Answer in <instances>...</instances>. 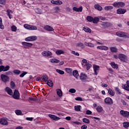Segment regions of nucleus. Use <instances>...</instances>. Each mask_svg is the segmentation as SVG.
Masks as SVG:
<instances>
[{
  "label": "nucleus",
  "instance_id": "f257e3e1",
  "mask_svg": "<svg viewBox=\"0 0 129 129\" xmlns=\"http://www.w3.org/2000/svg\"><path fill=\"white\" fill-rule=\"evenodd\" d=\"M112 6L114 8H118L119 9L120 8H123V7H125V3L122 2H115L113 3Z\"/></svg>",
  "mask_w": 129,
  "mask_h": 129
},
{
  "label": "nucleus",
  "instance_id": "f03ea898",
  "mask_svg": "<svg viewBox=\"0 0 129 129\" xmlns=\"http://www.w3.org/2000/svg\"><path fill=\"white\" fill-rule=\"evenodd\" d=\"M24 28H25V29H27V30H30L31 31H36L38 29L37 26L29 24H24Z\"/></svg>",
  "mask_w": 129,
  "mask_h": 129
},
{
  "label": "nucleus",
  "instance_id": "7ed1b4c3",
  "mask_svg": "<svg viewBox=\"0 0 129 129\" xmlns=\"http://www.w3.org/2000/svg\"><path fill=\"white\" fill-rule=\"evenodd\" d=\"M41 54L44 57H47L48 58H52L53 57V54L49 50L43 51Z\"/></svg>",
  "mask_w": 129,
  "mask_h": 129
},
{
  "label": "nucleus",
  "instance_id": "20e7f679",
  "mask_svg": "<svg viewBox=\"0 0 129 129\" xmlns=\"http://www.w3.org/2000/svg\"><path fill=\"white\" fill-rule=\"evenodd\" d=\"M1 79L3 82L6 83V82H9L10 81V77L6 75L2 74L1 75Z\"/></svg>",
  "mask_w": 129,
  "mask_h": 129
},
{
  "label": "nucleus",
  "instance_id": "39448f33",
  "mask_svg": "<svg viewBox=\"0 0 129 129\" xmlns=\"http://www.w3.org/2000/svg\"><path fill=\"white\" fill-rule=\"evenodd\" d=\"M118 57L119 60L122 62H126L127 61V57L122 53L119 54Z\"/></svg>",
  "mask_w": 129,
  "mask_h": 129
},
{
  "label": "nucleus",
  "instance_id": "423d86ee",
  "mask_svg": "<svg viewBox=\"0 0 129 129\" xmlns=\"http://www.w3.org/2000/svg\"><path fill=\"white\" fill-rule=\"evenodd\" d=\"M104 102L106 104H108V105H111L113 104V100L110 97H107L104 99Z\"/></svg>",
  "mask_w": 129,
  "mask_h": 129
},
{
  "label": "nucleus",
  "instance_id": "0eeeda50",
  "mask_svg": "<svg viewBox=\"0 0 129 129\" xmlns=\"http://www.w3.org/2000/svg\"><path fill=\"white\" fill-rule=\"evenodd\" d=\"M10 70V66H0V73L1 72H6Z\"/></svg>",
  "mask_w": 129,
  "mask_h": 129
},
{
  "label": "nucleus",
  "instance_id": "6e6552de",
  "mask_svg": "<svg viewBox=\"0 0 129 129\" xmlns=\"http://www.w3.org/2000/svg\"><path fill=\"white\" fill-rule=\"evenodd\" d=\"M13 97L14 99H20V92L18 90H15Z\"/></svg>",
  "mask_w": 129,
  "mask_h": 129
},
{
  "label": "nucleus",
  "instance_id": "1a4fd4ad",
  "mask_svg": "<svg viewBox=\"0 0 129 129\" xmlns=\"http://www.w3.org/2000/svg\"><path fill=\"white\" fill-rule=\"evenodd\" d=\"M116 34L117 36H118V37H120L121 38H123L124 37H125V38H129V36L126 35L124 32H116Z\"/></svg>",
  "mask_w": 129,
  "mask_h": 129
},
{
  "label": "nucleus",
  "instance_id": "9d476101",
  "mask_svg": "<svg viewBox=\"0 0 129 129\" xmlns=\"http://www.w3.org/2000/svg\"><path fill=\"white\" fill-rule=\"evenodd\" d=\"M26 42H30V41H36L37 40V36H31L28 37L25 39Z\"/></svg>",
  "mask_w": 129,
  "mask_h": 129
},
{
  "label": "nucleus",
  "instance_id": "9b49d317",
  "mask_svg": "<svg viewBox=\"0 0 129 129\" xmlns=\"http://www.w3.org/2000/svg\"><path fill=\"white\" fill-rule=\"evenodd\" d=\"M117 15H123L126 13V10L122 8L118 9L116 11Z\"/></svg>",
  "mask_w": 129,
  "mask_h": 129
},
{
  "label": "nucleus",
  "instance_id": "f8f14e48",
  "mask_svg": "<svg viewBox=\"0 0 129 129\" xmlns=\"http://www.w3.org/2000/svg\"><path fill=\"white\" fill-rule=\"evenodd\" d=\"M93 69L95 75H97L98 74V72H99V69H100V67L96 64H94Z\"/></svg>",
  "mask_w": 129,
  "mask_h": 129
},
{
  "label": "nucleus",
  "instance_id": "ddd939ff",
  "mask_svg": "<svg viewBox=\"0 0 129 129\" xmlns=\"http://www.w3.org/2000/svg\"><path fill=\"white\" fill-rule=\"evenodd\" d=\"M22 44L24 46V48H31L33 46V44L27 42H22Z\"/></svg>",
  "mask_w": 129,
  "mask_h": 129
},
{
  "label": "nucleus",
  "instance_id": "4468645a",
  "mask_svg": "<svg viewBox=\"0 0 129 129\" xmlns=\"http://www.w3.org/2000/svg\"><path fill=\"white\" fill-rule=\"evenodd\" d=\"M120 113L124 117H129V112L124 111L123 110H121L120 111Z\"/></svg>",
  "mask_w": 129,
  "mask_h": 129
},
{
  "label": "nucleus",
  "instance_id": "2eb2a0df",
  "mask_svg": "<svg viewBox=\"0 0 129 129\" xmlns=\"http://www.w3.org/2000/svg\"><path fill=\"white\" fill-rule=\"evenodd\" d=\"M48 116L51 119H53V120H55L56 121H57V120H59V119H60V117H59L55 115H52L51 114H48Z\"/></svg>",
  "mask_w": 129,
  "mask_h": 129
},
{
  "label": "nucleus",
  "instance_id": "dca6fc26",
  "mask_svg": "<svg viewBox=\"0 0 129 129\" xmlns=\"http://www.w3.org/2000/svg\"><path fill=\"white\" fill-rule=\"evenodd\" d=\"M73 10L75 12H77L78 13H79V12L81 13L82 12V11H83V8L82 7V6H81L79 8L76 7H74L73 8Z\"/></svg>",
  "mask_w": 129,
  "mask_h": 129
},
{
  "label": "nucleus",
  "instance_id": "f3484780",
  "mask_svg": "<svg viewBox=\"0 0 129 129\" xmlns=\"http://www.w3.org/2000/svg\"><path fill=\"white\" fill-rule=\"evenodd\" d=\"M110 51L113 54L117 53V51H118V49L116 47L112 46L109 48Z\"/></svg>",
  "mask_w": 129,
  "mask_h": 129
},
{
  "label": "nucleus",
  "instance_id": "a211bd4d",
  "mask_svg": "<svg viewBox=\"0 0 129 129\" xmlns=\"http://www.w3.org/2000/svg\"><path fill=\"white\" fill-rule=\"evenodd\" d=\"M44 29L45 31H48V32H53V31H54V28L49 25H46L44 26Z\"/></svg>",
  "mask_w": 129,
  "mask_h": 129
},
{
  "label": "nucleus",
  "instance_id": "6ab92c4d",
  "mask_svg": "<svg viewBox=\"0 0 129 129\" xmlns=\"http://www.w3.org/2000/svg\"><path fill=\"white\" fill-rule=\"evenodd\" d=\"M80 79L82 80V81H84V80L87 79V76L85 74L81 73L80 76Z\"/></svg>",
  "mask_w": 129,
  "mask_h": 129
},
{
  "label": "nucleus",
  "instance_id": "aec40b11",
  "mask_svg": "<svg viewBox=\"0 0 129 129\" xmlns=\"http://www.w3.org/2000/svg\"><path fill=\"white\" fill-rule=\"evenodd\" d=\"M97 49L98 50H104V51H107V50H108V47L104 45L98 46L97 47Z\"/></svg>",
  "mask_w": 129,
  "mask_h": 129
},
{
  "label": "nucleus",
  "instance_id": "412c9836",
  "mask_svg": "<svg viewBox=\"0 0 129 129\" xmlns=\"http://www.w3.org/2000/svg\"><path fill=\"white\" fill-rule=\"evenodd\" d=\"M0 123L3 125H8V124H9V122L5 118H2L0 119Z\"/></svg>",
  "mask_w": 129,
  "mask_h": 129
},
{
  "label": "nucleus",
  "instance_id": "4be33fe9",
  "mask_svg": "<svg viewBox=\"0 0 129 129\" xmlns=\"http://www.w3.org/2000/svg\"><path fill=\"white\" fill-rule=\"evenodd\" d=\"M5 91H6L9 95H13V90L10 87H7L5 89Z\"/></svg>",
  "mask_w": 129,
  "mask_h": 129
},
{
  "label": "nucleus",
  "instance_id": "5701e85b",
  "mask_svg": "<svg viewBox=\"0 0 129 129\" xmlns=\"http://www.w3.org/2000/svg\"><path fill=\"white\" fill-rule=\"evenodd\" d=\"M73 75L76 78V79H78V77H79V74L78 73V71L74 70L73 72Z\"/></svg>",
  "mask_w": 129,
  "mask_h": 129
},
{
  "label": "nucleus",
  "instance_id": "b1692460",
  "mask_svg": "<svg viewBox=\"0 0 129 129\" xmlns=\"http://www.w3.org/2000/svg\"><path fill=\"white\" fill-rule=\"evenodd\" d=\"M57 95L59 97H62L63 96V93L62 92V90L60 89H57L56 90Z\"/></svg>",
  "mask_w": 129,
  "mask_h": 129
},
{
  "label": "nucleus",
  "instance_id": "393cba45",
  "mask_svg": "<svg viewBox=\"0 0 129 129\" xmlns=\"http://www.w3.org/2000/svg\"><path fill=\"white\" fill-rule=\"evenodd\" d=\"M94 8L95 10H97V11H102V7L98 4L95 5Z\"/></svg>",
  "mask_w": 129,
  "mask_h": 129
},
{
  "label": "nucleus",
  "instance_id": "a878e982",
  "mask_svg": "<svg viewBox=\"0 0 129 129\" xmlns=\"http://www.w3.org/2000/svg\"><path fill=\"white\" fill-rule=\"evenodd\" d=\"M111 67H112V68L114 69H117L118 68V65H117V64L115 63L114 62H111Z\"/></svg>",
  "mask_w": 129,
  "mask_h": 129
},
{
  "label": "nucleus",
  "instance_id": "bb28decb",
  "mask_svg": "<svg viewBox=\"0 0 129 129\" xmlns=\"http://www.w3.org/2000/svg\"><path fill=\"white\" fill-rule=\"evenodd\" d=\"M42 80L43 81H44V82H47V81L48 80V76H47V75L44 74L42 75Z\"/></svg>",
  "mask_w": 129,
  "mask_h": 129
},
{
  "label": "nucleus",
  "instance_id": "cd10ccee",
  "mask_svg": "<svg viewBox=\"0 0 129 129\" xmlns=\"http://www.w3.org/2000/svg\"><path fill=\"white\" fill-rule=\"evenodd\" d=\"M84 44L85 45V46H87L88 47H90L91 48H93L94 47V44L90 42H89V43L85 42Z\"/></svg>",
  "mask_w": 129,
  "mask_h": 129
},
{
  "label": "nucleus",
  "instance_id": "c85d7f7f",
  "mask_svg": "<svg viewBox=\"0 0 129 129\" xmlns=\"http://www.w3.org/2000/svg\"><path fill=\"white\" fill-rule=\"evenodd\" d=\"M115 91H116L117 94H118L119 95H121V90H120V89H119L118 87H115Z\"/></svg>",
  "mask_w": 129,
  "mask_h": 129
},
{
  "label": "nucleus",
  "instance_id": "c756f323",
  "mask_svg": "<svg viewBox=\"0 0 129 129\" xmlns=\"http://www.w3.org/2000/svg\"><path fill=\"white\" fill-rule=\"evenodd\" d=\"M47 84L49 87H53V85H54L53 82L51 80H48L47 81Z\"/></svg>",
  "mask_w": 129,
  "mask_h": 129
},
{
  "label": "nucleus",
  "instance_id": "7c9ffc66",
  "mask_svg": "<svg viewBox=\"0 0 129 129\" xmlns=\"http://www.w3.org/2000/svg\"><path fill=\"white\" fill-rule=\"evenodd\" d=\"M82 108V107L80 105L75 106V111H81L80 109Z\"/></svg>",
  "mask_w": 129,
  "mask_h": 129
},
{
  "label": "nucleus",
  "instance_id": "2f4dec72",
  "mask_svg": "<svg viewBox=\"0 0 129 129\" xmlns=\"http://www.w3.org/2000/svg\"><path fill=\"white\" fill-rule=\"evenodd\" d=\"M83 30L86 33H91V29L88 27H84Z\"/></svg>",
  "mask_w": 129,
  "mask_h": 129
},
{
  "label": "nucleus",
  "instance_id": "473e14b6",
  "mask_svg": "<svg viewBox=\"0 0 129 129\" xmlns=\"http://www.w3.org/2000/svg\"><path fill=\"white\" fill-rule=\"evenodd\" d=\"M96 110L97 112H102L103 108H102V107H101V106H98L96 108Z\"/></svg>",
  "mask_w": 129,
  "mask_h": 129
},
{
  "label": "nucleus",
  "instance_id": "72a5a7b5",
  "mask_svg": "<svg viewBox=\"0 0 129 129\" xmlns=\"http://www.w3.org/2000/svg\"><path fill=\"white\" fill-rule=\"evenodd\" d=\"M93 24H97L99 22V18L98 17H94L93 18Z\"/></svg>",
  "mask_w": 129,
  "mask_h": 129
},
{
  "label": "nucleus",
  "instance_id": "f704fd0d",
  "mask_svg": "<svg viewBox=\"0 0 129 129\" xmlns=\"http://www.w3.org/2000/svg\"><path fill=\"white\" fill-rule=\"evenodd\" d=\"M108 93H109L111 95V96H114V91H113V90H112L111 89H109L108 90Z\"/></svg>",
  "mask_w": 129,
  "mask_h": 129
},
{
  "label": "nucleus",
  "instance_id": "c9c22d12",
  "mask_svg": "<svg viewBox=\"0 0 129 129\" xmlns=\"http://www.w3.org/2000/svg\"><path fill=\"white\" fill-rule=\"evenodd\" d=\"M86 20L88 22L91 23V22H93V17H92V16H88L86 17Z\"/></svg>",
  "mask_w": 129,
  "mask_h": 129
},
{
  "label": "nucleus",
  "instance_id": "e433bc0d",
  "mask_svg": "<svg viewBox=\"0 0 129 129\" xmlns=\"http://www.w3.org/2000/svg\"><path fill=\"white\" fill-rule=\"evenodd\" d=\"M50 62L51 63H59L60 62V60H58V59H57L56 58H52V59H50Z\"/></svg>",
  "mask_w": 129,
  "mask_h": 129
},
{
  "label": "nucleus",
  "instance_id": "4c0bfd02",
  "mask_svg": "<svg viewBox=\"0 0 129 129\" xmlns=\"http://www.w3.org/2000/svg\"><path fill=\"white\" fill-rule=\"evenodd\" d=\"M55 54H56V55H61V54H64V51L60 49L57 50L55 51Z\"/></svg>",
  "mask_w": 129,
  "mask_h": 129
},
{
  "label": "nucleus",
  "instance_id": "58836bf2",
  "mask_svg": "<svg viewBox=\"0 0 129 129\" xmlns=\"http://www.w3.org/2000/svg\"><path fill=\"white\" fill-rule=\"evenodd\" d=\"M56 72L59 74H60V75H64V74H65V72L59 69H56Z\"/></svg>",
  "mask_w": 129,
  "mask_h": 129
},
{
  "label": "nucleus",
  "instance_id": "ea45409f",
  "mask_svg": "<svg viewBox=\"0 0 129 129\" xmlns=\"http://www.w3.org/2000/svg\"><path fill=\"white\" fill-rule=\"evenodd\" d=\"M0 29H1V30H4V29H5V26H4V24H3V20L1 17H0Z\"/></svg>",
  "mask_w": 129,
  "mask_h": 129
},
{
  "label": "nucleus",
  "instance_id": "a19ab883",
  "mask_svg": "<svg viewBox=\"0 0 129 129\" xmlns=\"http://www.w3.org/2000/svg\"><path fill=\"white\" fill-rule=\"evenodd\" d=\"M65 70L67 73H68L69 74H71V73H72L73 70L71 68H66Z\"/></svg>",
  "mask_w": 129,
  "mask_h": 129
},
{
  "label": "nucleus",
  "instance_id": "79ce46f5",
  "mask_svg": "<svg viewBox=\"0 0 129 129\" xmlns=\"http://www.w3.org/2000/svg\"><path fill=\"white\" fill-rule=\"evenodd\" d=\"M77 47H80L81 48L83 49L85 47L84 46V43H83L82 42H79V43L77 44Z\"/></svg>",
  "mask_w": 129,
  "mask_h": 129
},
{
  "label": "nucleus",
  "instance_id": "37998d69",
  "mask_svg": "<svg viewBox=\"0 0 129 129\" xmlns=\"http://www.w3.org/2000/svg\"><path fill=\"white\" fill-rule=\"evenodd\" d=\"M105 11H109V10H113V7L111 6H108L105 7Z\"/></svg>",
  "mask_w": 129,
  "mask_h": 129
},
{
  "label": "nucleus",
  "instance_id": "c03bdc74",
  "mask_svg": "<svg viewBox=\"0 0 129 129\" xmlns=\"http://www.w3.org/2000/svg\"><path fill=\"white\" fill-rule=\"evenodd\" d=\"M122 87L123 89L126 90V91H129V86L127 85H125L124 84L122 85Z\"/></svg>",
  "mask_w": 129,
  "mask_h": 129
},
{
  "label": "nucleus",
  "instance_id": "a18cd8bd",
  "mask_svg": "<svg viewBox=\"0 0 129 129\" xmlns=\"http://www.w3.org/2000/svg\"><path fill=\"white\" fill-rule=\"evenodd\" d=\"M123 126L125 128H127L129 126V122L126 121L123 123Z\"/></svg>",
  "mask_w": 129,
  "mask_h": 129
},
{
  "label": "nucleus",
  "instance_id": "49530a36",
  "mask_svg": "<svg viewBox=\"0 0 129 129\" xmlns=\"http://www.w3.org/2000/svg\"><path fill=\"white\" fill-rule=\"evenodd\" d=\"M13 73L15 74V75H19L21 74V71L19 70H14L13 71Z\"/></svg>",
  "mask_w": 129,
  "mask_h": 129
},
{
  "label": "nucleus",
  "instance_id": "de8ad7c7",
  "mask_svg": "<svg viewBox=\"0 0 129 129\" xmlns=\"http://www.w3.org/2000/svg\"><path fill=\"white\" fill-rule=\"evenodd\" d=\"M83 122L85 123H90V120L87 118H84L83 119Z\"/></svg>",
  "mask_w": 129,
  "mask_h": 129
},
{
  "label": "nucleus",
  "instance_id": "09e8293b",
  "mask_svg": "<svg viewBox=\"0 0 129 129\" xmlns=\"http://www.w3.org/2000/svg\"><path fill=\"white\" fill-rule=\"evenodd\" d=\"M85 66H86V69L87 70H89L90 68L92 67V65L89 63H87L85 64Z\"/></svg>",
  "mask_w": 129,
  "mask_h": 129
},
{
  "label": "nucleus",
  "instance_id": "8fccbe9b",
  "mask_svg": "<svg viewBox=\"0 0 129 129\" xmlns=\"http://www.w3.org/2000/svg\"><path fill=\"white\" fill-rule=\"evenodd\" d=\"M10 86L11 87V88L13 89L14 88H15V86H16V84H15V82H14V81H12L10 82Z\"/></svg>",
  "mask_w": 129,
  "mask_h": 129
},
{
  "label": "nucleus",
  "instance_id": "3c124183",
  "mask_svg": "<svg viewBox=\"0 0 129 129\" xmlns=\"http://www.w3.org/2000/svg\"><path fill=\"white\" fill-rule=\"evenodd\" d=\"M11 31H12V32H17V26L12 25L11 26Z\"/></svg>",
  "mask_w": 129,
  "mask_h": 129
},
{
  "label": "nucleus",
  "instance_id": "603ef678",
  "mask_svg": "<svg viewBox=\"0 0 129 129\" xmlns=\"http://www.w3.org/2000/svg\"><path fill=\"white\" fill-rule=\"evenodd\" d=\"M15 113L17 115H21V114H22V111H21L20 110H16L15 111Z\"/></svg>",
  "mask_w": 129,
  "mask_h": 129
},
{
  "label": "nucleus",
  "instance_id": "864d4df0",
  "mask_svg": "<svg viewBox=\"0 0 129 129\" xmlns=\"http://www.w3.org/2000/svg\"><path fill=\"white\" fill-rule=\"evenodd\" d=\"M71 53V54H73V55H75V56H79L80 55L79 53L76 52V51L74 50H72Z\"/></svg>",
  "mask_w": 129,
  "mask_h": 129
},
{
  "label": "nucleus",
  "instance_id": "5fc2aeb1",
  "mask_svg": "<svg viewBox=\"0 0 129 129\" xmlns=\"http://www.w3.org/2000/svg\"><path fill=\"white\" fill-rule=\"evenodd\" d=\"M69 92H70V93H75L76 92V90L75 89H70L69 91Z\"/></svg>",
  "mask_w": 129,
  "mask_h": 129
},
{
  "label": "nucleus",
  "instance_id": "6e6d98bb",
  "mask_svg": "<svg viewBox=\"0 0 129 129\" xmlns=\"http://www.w3.org/2000/svg\"><path fill=\"white\" fill-rule=\"evenodd\" d=\"M7 3V0H0V5H6Z\"/></svg>",
  "mask_w": 129,
  "mask_h": 129
},
{
  "label": "nucleus",
  "instance_id": "4d7b16f0",
  "mask_svg": "<svg viewBox=\"0 0 129 129\" xmlns=\"http://www.w3.org/2000/svg\"><path fill=\"white\" fill-rule=\"evenodd\" d=\"M26 74H28V72H23V73H22L20 75V77L23 78V77H24V76H25V75H26Z\"/></svg>",
  "mask_w": 129,
  "mask_h": 129
},
{
  "label": "nucleus",
  "instance_id": "13d9d810",
  "mask_svg": "<svg viewBox=\"0 0 129 129\" xmlns=\"http://www.w3.org/2000/svg\"><path fill=\"white\" fill-rule=\"evenodd\" d=\"M29 99L31 101H37V100H38V99H37V98H33V97H29Z\"/></svg>",
  "mask_w": 129,
  "mask_h": 129
},
{
  "label": "nucleus",
  "instance_id": "bf43d9fd",
  "mask_svg": "<svg viewBox=\"0 0 129 129\" xmlns=\"http://www.w3.org/2000/svg\"><path fill=\"white\" fill-rule=\"evenodd\" d=\"M75 100H77V101H83V100L82 99V98L78 97L75 98Z\"/></svg>",
  "mask_w": 129,
  "mask_h": 129
},
{
  "label": "nucleus",
  "instance_id": "052dcab7",
  "mask_svg": "<svg viewBox=\"0 0 129 129\" xmlns=\"http://www.w3.org/2000/svg\"><path fill=\"white\" fill-rule=\"evenodd\" d=\"M62 4H63V2H62V1H56L55 2V5H62Z\"/></svg>",
  "mask_w": 129,
  "mask_h": 129
},
{
  "label": "nucleus",
  "instance_id": "680f3d73",
  "mask_svg": "<svg viewBox=\"0 0 129 129\" xmlns=\"http://www.w3.org/2000/svg\"><path fill=\"white\" fill-rule=\"evenodd\" d=\"M92 114V112L89 110H87L86 111V114L90 115Z\"/></svg>",
  "mask_w": 129,
  "mask_h": 129
},
{
  "label": "nucleus",
  "instance_id": "e2e57ef3",
  "mask_svg": "<svg viewBox=\"0 0 129 129\" xmlns=\"http://www.w3.org/2000/svg\"><path fill=\"white\" fill-rule=\"evenodd\" d=\"M26 120H29V121H32L33 120V117H26Z\"/></svg>",
  "mask_w": 129,
  "mask_h": 129
},
{
  "label": "nucleus",
  "instance_id": "0e129e2a",
  "mask_svg": "<svg viewBox=\"0 0 129 129\" xmlns=\"http://www.w3.org/2000/svg\"><path fill=\"white\" fill-rule=\"evenodd\" d=\"M6 75H13V72L11 71H9L6 73Z\"/></svg>",
  "mask_w": 129,
  "mask_h": 129
},
{
  "label": "nucleus",
  "instance_id": "69168bd1",
  "mask_svg": "<svg viewBox=\"0 0 129 129\" xmlns=\"http://www.w3.org/2000/svg\"><path fill=\"white\" fill-rule=\"evenodd\" d=\"M121 102L122 103L123 105H125L126 104V103L124 100H121Z\"/></svg>",
  "mask_w": 129,
  "mask_h": 129
},
{
  "label": "nucleus",
  "instance_id": "338daca9",
  "mask_svg": "<svg viewBox=\"0 0 129 129\" xmlns=\"http://www.w3.org/2000/svg\"><path fill=\"white\" fill-rule=\"evenodd\" d=\"M7 16L9 17V19H13V15L11 14H7Z\"/></svg>",
  "mask_w": 129,
  "mask_h": 129
},
{
  "label": "nucleus",
  "instance_id": "774afa93",
  "mask_svg": "<svg viewBox=\"0 0 129 129\" xmlns=\"http://www.w3.org/2000/svg\"><path fill=\"white\" fill-rule=\"evenodd\" d=\"M87 125H84L81 126V129H87Z\"/></svg>",
  "mask_w": 129,
  "mask_h": 129
}]
</instances>
